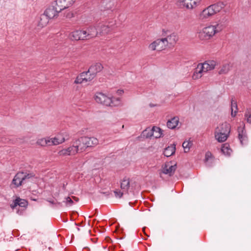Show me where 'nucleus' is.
Instances as JSON below:
<instances>
[{
    "label": "nucleus",
    "mask_w": 251,
    "mask_h": 251,
    "mask_svg": "<svg viewBox=\"0 0 251 251\" xmlns=\"http://www.w3.org/2000/svg\"><path fill=\"white\" fill-rule=\"evenodd\" d=\"M164 39H166V43L167 44H169L170 45H173L178 41V37L176 34L173 33L166 38H164Z\"/></svg>",
    "instance_id": "obj_21"
},
{
    "label": "nucleus",
    "mask_w": 251,
    "mask_h": 251,
    "mask_svg": "<svg viewBox=\"0 0 251 251\" xmlns=\"http://www.w3.org/2000/svg\"><path fill=\"white\" fill-rule=\"evenodd\" d=\"M216 64L217 63L214 60H208L205 61L203 63L198 64L192 75V78L193 79H197L201 78L202 76L201 73L203 72H206L213 70Z\"/></svg>",
    "instance_id": "obj_1"
},
{
    "label": "nucleus",
    "mask_w": 251,
    "mask_h": 251,
    "mask_svg": "<svg viewBox=\"0 0 251 251\" xmlns=\"http://www.w3.org/2000/svg\"><path fill=\"white\" fill-rule=\"evenodd\" d=\"M48 201L52 204H54V203H55V202L53 201L48 200Z\"/></svg>",
    "instance_id": "obj_47"
},
{
    "label": "nucleus",
    "mask_w": 251,
    "mask_h": 251,
    "mask_svg": "<svg viewBox=\"0 0 251 251\" xmlns=\"http://www.w3.org/2000/svg\"><path fill=\"white\" fill-rule=\"evenodd\" d=\"M12 183L16 188L25 183L24 180L23 173L21 172L17 173L14 177Z\"/></svg>",
    "instance_id": "obj_13"
},
{
    "label": "nucleus",
    "mask_w": 251,
    "mask_h": 251,
    "mask_svg": "<svg viewBox=\"0 0 251 251\" xmlns=\"http://www.w3.org/2000/svg\"><path fill=\"white\" fill-rule=\"evenodd\" d=\"M231 67L232 66L230 63L223 64L221 67V69L219 70L218 74L219 75L227 74L230 70Z\"/></svg>",
    "instance_id": "obj_30"
},
{
    "label": "nucleus",
    "mask_w": 251,
    "mask_h": 251,
    "mask_svg": "<svg viewBox=\"0 0 251 251\" xmlns=\"http://www.w3.org/2000/svg\"><path fill=\"white\" fill-rule=\"evenodd\" d=\"M227 24V18L225 16L222 19L220 20L215 26L217 27L218 30L220 31L226 26Z\"/></svg>",
    "instance_id": "obj_25"
},
{
    "label": "nucleus",
    "mask_w": 251,
    "mask_h": 251,
    "mask_svg": "<svg viewBox=\"0 0 251 251\" xmlns=\"http://www.w3.org/2000/svg\"><path fill=\"white\" fill-rule=\"evenodd\" d=\"M114 192L115 193V196L119 198H122L123 195V193L120 190H116L114 191Z\"/></svg>",
    "instance_id": "obj_42"
},
{
    "label": "nucleus",
    "mask_w": 251,
    "mask_h": 251,
    "mask_svg": "<svg viewBox=\"0 0 251 251\" xmlns=\"http://www.w3.org/2000/svg\"><path fill=\"white\" fill-rule=\"evenodd\" d=\"M84 78H82V77H81V76H80L79 75H78L76 78H75V80L74 81V83H75V84H81L82 83L83 81H85L84 80Z\"/></svg>",
    "instance_id": "obj_39"
},
{
    "label": "nucleus",
    "mask_w": 251,
    "mask_h": 251,
    "mask_svg": "<svg viewBox=\"0 0 251 251\" xmlns=\"http://www.w3.org/2000/svg\"><path fill=\"white\" fill-rule=\"evenodd\" d=\"M94 98L97 102L105 106H116L120 104L119 98H111L101 92L96 93Z\"/></svg>",
    "instance_id": "obj_2"
},
{
    "label": "nucleus",
    "mask_w": 251,
    "mask_h": 251,
    "mask_svg": "<svg viewBox=\"0 0 251 251\" xmlns=\"http://www.w3.org/2000/svg\"><path fill=\"white\" fill-rule=\"evenodd\" d=\"M152 130L153 132L154 137L155 138H159L163 136V130L159 127L153 126Z\"/></svg>",
    "instance_id": "obj_29"
},
{
    "label": "nucleus",
    "mask_w": 251,
    "mask_h": 251,
    "mask_svg": "<svg viewBox=\"0 0 251 251\" xmlns=\"http://www.w3.org/2000/svg\"><path fill=\"white\" fill-rule=\"evenodd\" d=\"M175 151L176 145L175 144H173L165 149L163 154L165 156L169 157L175 154Z\"/></svg>",
    "instance_id": "obj_22"
},
{
    "label": "nucleus",
    "mask_w": 251,
    "mask_h": 251,
    "mask_svg": "<svg viewBox=\"0 0 251 251\" xmlns=\"http://www.w3.org/2000/svg\"><path fill=\"white\" fill-rule=\"evenodd\" d=\"M84 31H86L87 40L94 38L99 34L97 27L95 26H89L84 29Z\"/></svg>",
    "instance_id": "obj_15"
},
{
    "label": "nucleus",
    "mask_w": 251,
    "mask_h": 251,
    "mask_svg": "<svg viewBox=\"0 0 251 251\" xmlns=\"http://www.w3.org/2000/svg\"><path fill=\"white\" fill-rule=\"evenodd\" d=\"M86 149L95 147L99 144V140L94 137L84 136Z\"/></svg>",
    "instance_id": "obj_14"
},
{
    "label": "nucleus",
    "mask_w": 251,
    "mask_h": 251,
    "mask_svg": "<svg viewBox=\"0 0 251 251\" xmlns=\"http://www.w3.org/2000/svg\"><path fill=\"white\" fill-rule=\"evenodd\" d=\"M50 139V140L51 146L61 144L65 141V138L61 135H58L56 137Z\"/></svg>",
    "instance_id": "obj_23"
},
{
    "label": "nucleus",
    "mask_w": 251,
    "mask_h": 251,
    "mask_svg": "<svg viewBox=\"0 0 251 251\" xmlns=\"http://www.w3.org/2000/svg\"><path fill=\"white\" fill-rule=\"evenodd\" d=\"M221 150L224 154L227 156H230L232 152V150L230 148L229 144L227 143L222 145Z\"/></svg>",
    "instance_id": "obj_27"
},
{
    "label": "nucleus",
    "mask_w": 251,
    "mask_h": 251,
    "mask_svg": "<svg viewBox=\"0 0 251 251\" xmlns=\"http://www.w3.org/2000/svg\"><path fill=\"white\" fill-rule=\"evenodd\" d=\"M70 37L73 41L87 40L86 31L84 29L76 30L72 32L70 34Z\"/></svg>",
    "instance_id": "obj_9"
},
{
    "label": "nucleus",
    "mask_w": 251,
    "mask_h": 251,
    "mask_svg": "<svg viewBox=\"0 0 251 251\" xmlns=\"http://www.w3.org/2000/svg\"><path fill=\"white\" fill-rule=\"evenodd\" d=\"M73 199L76 202L78 201L79 199L78 198H76L75 197H73Z\"/></svg>",
    "instance_id": "obj_45"
},
{
    "label": "nucleus",
    "mask_w": 251,
    "mask_h": 251,
    "mask_svg": "<svg viewBox=\"0 0 251 251\" xmlns=\"http://www.w3.org/2000/svg\"><path fill=\"white\" fill-rule=\"evenodd\" d=\"M79 75L81 76L82 78H84V80L85 82L90 81L93 80L90 79L89 78V72H88V70L87 71L83 72L80 73Z\"/></svg>",
    "instance_id": "obj_36"
},
{
    "label": "nucleus",
    "mask_w": 251,
    "mask_h": 251,
    "mask_svg": "<svg viewBox=\"0 0 251 251\" xmlns=\"http://www.w3.org/2000/svg\"><path fill=\"white\" fill-rule=\"evenodd\" d=\"M73 145L74 148H75L76 153L83 152L86 150L84 136L81 137L75 140L73 142Z\"/></svg>",
    "instance_id": "obj_8"
},
{
    "label": "nucleus",
    "mask_w": 251,
    "mask_h": 251,
    "mask_svg": "<svg viewBox=\"0 0 251 251\" xmlns=\"http://www.w3.org/2000/svg\"><path fill=\"white\" fill-rule=\"evenodd\" d=\"M219 132L229 135L230 132V126L226 122L223 123L220 126Z\"/></svg>",
    "instance_id": "obj_20"
},
{
    "label": "nucleus",
    "mask_w": 251,
    "mask_h": 251,
    "mask_svg": "<svg viewBox=\"0 0 251 251\" xmlns=\"http://www.w3.org/2000/svg\"><path fill=\"white\" fill-rule=\"evenodd\" d=\"M245 117L247 118V121L249 124H251V109L247 108L245 113Z\"/></svg>",
    "instance_id": "obj_37"
},
{
    "label": "nucleus",
    "mask_w": 251,
    "mask_h": 251,
    "mask_svg": "<svg viewBox=\"0 0 251 251\" xmlns=\"http://www.w3.org/2000/svg\"><path fill=\"white\" fill-rule=\"evenodd\" d=\"M27 205L28 201L26 200L25 199H22L18 197L13 201V204H11L10 206L12 209H14L18 205L21 207L25 208Z\"/></svg>",
    "instance_id": "obj_17"
},
{
    "label": "nucleus",
    "mask_w": 251,
    "mask_h": 251,
    "mask_svg": "<svg viewBox=\"0 0 251 251\" xmlns=\"http://www.w3.org/2000/svg\"><path fill=\"white\" fill-rule=\"evenodd\" d=\"M178 123V118L175 117L169 120L167 123V126L169 128L174 129L177 126Z\"/></svg>",
    "instance_id": "obj_24"
},
{
    "label": "nucleus",
    "mask_w": 251,
    "mask_h": 251,
    "mask_svg": "<svg viewBox=\"0 0 251 251\" xmlns=\"http://www.w3.org/2000/svg\"><path fill=\"white\" fill-rule=\"evenodd\" d=\"M75 153H76V150L73 145L67 149H63L58 152V155L60 156L71 155H74Z\"/></svg>",
    "instance_id": "obj_18"
},
{
    "label": "nucleus",
    "mask_w": 251,
    "mask_h": 251,
    "mask_svg": "<svg viewBox=\"0 0 251 251\" xmlns=\"http://www.w3.org/2000/svg\"><path fill=\"white\" fill-rule=\"evenodd\" d=\"M58 6L55 5L49 7L46 9L44 13L41 15L39 24L44 26L48 23L49 19H52L58 16L59 13L62 11L58 10Z\"/></svg>",
    "instance_id": "obj_3"
},
{
    "label": "nucleus",
    "mask_w": 251,
    "mask_h": 251,
    "mask_svg": "<svg viewBox=\"0 0 251 251\" xmlns=\"http://www.w3.org/2000/svg\"><path fill=\"white\" fill-rule=\"evenodd\" d=\"M211 6L213 7L215 13H217V12H220L223 8H224L225 5L223 2H219L215 4H212Z\"/></svg>",
    "instance_id": "obj_32"
},
{
    "label": "nucleus",
    "mask_w": 251,
    "mask_h": 251,
    "mask_svg": "<svg viewBox=\"0 0 251 251\" xmlns=\"http://www.w3.org/2000/svg\"><path fill=\"white\" fill-rule=\"evenodd\" d=\"M229 135L225 134H223L218 132H215V137L217 140L219 142H224L226 140L227 137Z\"/></svg>",
    "instance_id": "obj_31"
},
{
    "label": "nucleus",
    "mask_w": 251,
    "mask_h": 251,
    "mask_svg": "<svg viewBox=\"0 0 251 251\" xmlns=\"http://www.w3.org/2000/svg\"><path fill=\"white\" fill-rule=\"evenodd\" d=\"M201 0H182L180 3L185 6L187 9H193Z\"/></svg>",
    "instance_id": "obj_16"
},
{
    "label": "nucleus",
    "mask_w": 251,
    "mask_h": 251,
    "mask_svg": "<svg viewBox=\"0 0 251 251\" xmlns=\"http://www.w3.org/2000/svg\"><path fill=\"white\" fill-rule=\"evenodd\" d=\"M193 145V142L192 141H184L182 144V147L184 149L185 152H188L190 151V148Z\"/></svg>",
    "instance_id": "obj_33"
},
{
    "label": "nucleus",
    "mask_w": 251,
    "mask_h": 251,
    "mask_svg": "<svg viewBox=\"0 0 251 251\" xmlns=\"http://www.w3.org/2000/svg\"><path fill=\"white\" fill-rule=\"evenodd\" d=\"M167 46V43H166V39H158L149 45V48L152 50L161 51L164 50Z\"/></svg>",
    "instance_id": "obj_6"
},
{
    "label": "nucleus",
    "mask_w": 251,
    "mask_h": 251,
    "mask_svg": "<svg viewBox=\"0 0 251 251\" xmlns=\"http://www.w3.org/2000/svg\"><path fill=\"white\" fill-rule=\"evenodd\" d=\"M215 14V12L211 5L201 12L200 14V18L202 20L207 19Z\"/></svg>",
    "instance_id": "obj_11"
},
{
    "label": "nucleus",
    "mask_w": 251,
    "mask_h": 251,
    "mask_svg": "<svg viewBox=\"0 0 251 251\" xmlns=\"http://www.w3.org/2000/svg\"><path fill=\"white\" fill-rule=\"evenodd\" d=\"M177 168L176 163L173 164L172 161L166 162L162 166V172L163 174L172 176Z\"/></svg>",
    "instance_id": "obj_5"
},
{
    "label": "nucleus",
    "mask_w": 251,
    "mask_h": 251,
    "mask_svg": "<svg viewBox=\"0 0 251 251\" xmlns=\"http://www.w3.org/2000/svg\"><path fill=\"white\" fill-rule=\"evenodd\" d=\"M213 157L212 154L210 151H207L205 153V162L208 161L209 158H212Z\"/></svg>",
    "instance_id": "obj_41"
},
{
    "label": "nucleus",
    "mask_w": 251,
    "mask_h": 251,
    "mask_svg": "<svg viewBox=\"0 0 251 251\" xmlns=\"http://www.w3.org/2000/svg\"><path fill=\"white\" fill-rule=\"evenodd\" d=\"M243 127H241L240 126L238 128V138L240 140V143L242 145H244V142L246 143L248 140V137L246 135V132L245 128V124L243 123Z\"/></svg>",
    "instance_id": "obj_12"
},
{
    "label": "nucleus",
    "mask_w": 251,
    "mask_h": 251,
    "mask_svg": "<svg viewBox=\"0 0 251 251\" xmlns=\"http://www.w3.org/2000/svg\"><path fill=\"white\" fill-rule=\"evenodd\" d=\"M66 201L65 202L66 203L67 206H71L74 203L73 201L72 200V199L70 197H68L66 198Z\"/></svg>",
    "instance_id": "obj_40"
},
{
    "label": "nucleus",
    "mask_w": 251,
    "mask_h": 251,
    "mask_svg": "<svg viewBox=\"0 0 251 251\" xmlns=\"http://www.w3.org/2000/svg\"><path fill=\"white\" fill-rule=\"evenodd\" d=\"M130 187V181L129 178L126 177H125L122 180L121 183V188L122 189L128 191Z\"/></svg>",
    "instance_id": "obj_28"
},
{
    "label": "nucleus",
    "mask_w": 251,
    "mask_h": 251,
    "mask_svg": "<svg viewBox=\"0 0 251 251\" xmlns=\"http://www.w3.org/2000/svg\"><path fill=\"white\" fill-rule=\"evenodd\" d=\"M98 31L100 35L108 33L110 30V27L108 25H105L103 23H100L97 26Z\"/></svg>",
    "instance_id": "obj_19"
},
{
    "label": "nucleus",
    "mask_w": 251,
    "mask_h": 251,
    "mask_svg": "<svg viewBox=\"0 0 251 251\" xmlns=\"http://www.w3.org/2000/svg\"><path fill=\"white\" fill-rule=\"evenodd\" d=\"M156 106H157V104H152V103H150V106L151 107H153Z\"/></svg>",
    "instance_id": "obj_46"
},
{
    "label": "nucleus",
    "mask_w": 251,
    "mask_h": 251,
    "mask_svg": "<svg viewBox=\"0 0 251 251\" xmlns=\"http://www.w3.org/2000/svg\"><path fill=\"white\" fill-rule=\"evenodd\" d=\"M218 29L217 27L215 25H210L205 27L199 32V37L202 40H209L216 33L219 32V30H218Z\"/></svg>",
    "instance_id": "obj_4"
},
{
    "label": "nucleus",
    "mask_w": 251,
    "mask_h": 251,
    "mask_svg": "<svg viewBox=\"0 0 251 251\" xmlns=\"http://www.w3.org/2000/svg\"><path fill=\"white\" fill-rule=\"evenodd\" d=\"M54 205L56 206H62V203L60 202H55V203H54Z\"/></svg>",
    "instance_id": "obj_43"
},
{
    "label": "nucleus",
    "mask_w": 251,
    "mask_h": 251,
    "mask_svg": "<svg viewBox=\"0 0 251 251\" xmlns=\"http://www.w3.org/2000/svg\"><path fill=\"white\" fill-rule=\"evenodd\" d=\"M103 68V66L100 63H96L92 65L88 69L90 79H93L96 77L97 74L101 72Z\"/></svg>",
    "instance_id": "obj_7"
},
{
    "label": "nucleus",
    "mask_w": 251,
    "mask_h": 251,
    "mask_svg": "<svg viewBox=\"0 0 251 251\" xmlns=\"http://www.w3.org/2000/svg\"><path fill=\"white\" fill-rule=\"evenodd\" d=\"M23 173V177H24V180L25 181V183L26 182L27 180L29 179V178L34 177L35 174L33 173H27L25 172H21Z\"/></svg>",
    "instance_id": "obj_35"
},
{
    "label": "nucleus",
    "mask_w": 251,
    "mask_h": 251,
    "mask_svg": "<svg viewBox=\"0 0 251 251\" xmlns=\"http://www.w3.org/2000/svg\"><path fill=\"white\" fill-rule=\"evenodd\" d=\"M238 111V107L236 101L232 98L231 100V115L232 117H234L236 115Z\"/></svg>",
    "instance_id": "obj_26"
},
{
    "label": "nucleus",
    "mask_w": 251,
    "mask_h": 251,
    "mask_svg": "<svg viewBox=\"0 0 251 251\" xmlns=\"http://www.w3.org/2000/svg\"><path fill=\"white\" fill-rule=\"evenodd\" d=\"M142 133L143 136H146L147 138H151V137L154 136L153 132L152 131V129L151 130H148L146 129Z\"/></svg>",
    "instance_id": "obj_38"
},
{
    "label": "nucleus",
    "mask_w": 251,
    "mask_h": 251,
    "mask_svg": "<svg viewBox=\"0 0 251 251\" xmlns=\"http://www.w3.org/2000/svg\"><path fill=\"white\" fill-rule=\"evenodd\" d=\"M75 1V0H56L55 5L58 6V10L62 11L72 6Z\"/></svg>",
    "instance_id": "obj_10"
},
{
    "label": "nucleus",
    "mask_w": 251,
    "mask_h": 251,
    "mask_svg": "<svg viewBox=\"0 0 251 251\" xmlns=\"http://www.w3.org/2000/svg\"><path fill=\"white\" fill-rule=\"evenodd\" d=\"M37 143L42 146H45L46 145L51 146L50 140V139H41L37 141Z\"/></svg>",
    "instance_id": "obj_34"
},
{
    "label": "nucleus",
    "mask_w": 251,
    "mask_h": 251,
    "mask_svg": "<svg viewBox=\"0 0 251 251\" xmlns=\"http://www.w3.org/2000/svg\"><path fill=\"white\" fill-rule=\"evenodd\" d=\"M124 93V91L122 90H118L117 91V93L119 94V95H122L123 93Z\"/></svg>",
    "instance_id": "obj_44"
}]
</instances>
